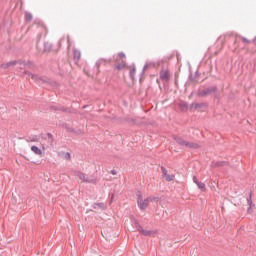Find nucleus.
<instances>
[{
	"label": "nucleus",
	"mask_w": 256,
	"mask_h": 256,
	"mask_svg": "<svg viewBox=\"0 0 256 256\" xmlns=\"http://www.w3.org/2000/svg\"><path fill=\"white\" fill-rule=\"evenodd\" d=\"M151 201H159V198H157L155 196H150V197L146 198L145 200H143V196L141 194H138L137 203H138L139 209H141L142 211H145V209H147V207L149 206V203H151Z\"/></svg>",
	"instance_id": "nucleus-1"
},
{
	"label": "nucleus",
	"mask_w": 256,
	"mask_h": 256,
	"mask_svg": "<svg viewBox=\"0 0 256 256\" xmlns=\"http://www.w3.org/2000/svg\"><path fill=\"white\" fill-rule=\"evenodd\" d=\"M175 141L176 143H178V145H181L182 147H189L190 149H199V144L194 142H187L183 140V138L181 137H176Z\"/></svg>",
	"instance_id": "nucleus-2"
},
{
	"label": "nucleus",
	"mask_w": 256,
	"mask_h": 256,
	"mask_svg": "<svg viewBox=\"0 0 256 256\" xmlns=\"http://www.w3.org/2000/svg\"><path fill=\"white\" fill-rule=\"evenodd\" d=\"M76 176L79 177V179L81 181H83V183H95V179L89 178L87 177V175H85V173L83 172H75Z\"/></svg>",
	"instance_id": "nucleus-3"
},
{
	"label": "nucleus",
	"mask_w": 256,
	"mask_h": 256,
	"mask_svg": "<svg viewBox=\"0 0 256 256\" xmlns=\"http://www.w3.org/2000/svg\"><path fill=\"white\" fill-rule=\"evenodd\" d=\"M161 171H162V177H164L166 181H173L175 179V175L168 174L167 169L165 167L162 166Z\"/></svg>",
	"instance_id": "nucleus-4"
},
{
	"label": "nucleus",
	"mask_w": 256,
	"mask_h": 256,
	"mask_svg": "<svg viewBox=\"0 0 256 256\" xmlns=\"http://www.w3.org/2000/svg\"><path fill=\"white\" fill-rule=\"evenodd\" d=\"M171 77L169 70H162L160 72V79L161 81H169V78Z\"/></svg>",
	"instance_id": "nucleus-5"
},
{
	"label": "nucleus",
	"mask_w": 256,
	"mask_h": 256,
	"mask_svg": "<svg viewBox=\"0 0 256 256\" xmlns=\"http://www.w3.org/2000/svg\"><path fill=\"white\" fill-rule=\"evenodd\" d=\"M213 91H216V88H207L199 92L200 97H207V95H211Z\"/></svg>",
	"instance_id": "nucleus-6"
},
{
	"label": "nucleus",
	"mask_w": 256,
	"mask_h": 256,
	"mask_svg": "<svg viewBox=\"0 0 256 256\" xmlns=\"http://www.w3.org/2000/svg\"><path fill=\"white\" fill-rule=\"evenodd\" d=\"M135 223H136V229L137 231H139V233H142V235H145V236L151 235V232L148 230H143V227H141L139 223H137V221H135Z\"/></svg>",
	"instance_id": "nucleus-7"
},
{
	"label": "nucleus",
	"mask_w": 256,
	"mask_h": 256,
	"mask_svg": "<svg viewBox=\"0 0 256 256\" xmlns=\"http://www.w3.org/2000/svg\"><path fill=\"white\" fill-rule=\"evenodd\" d=\"M192 108L193 109H200V110L207 109V104H205V103H193Z\"/></svg>",
	"instance_id": "nucleus-8"
},
{
	"label": "nucleus",
	"mask_w": 256,
	"mask_h": 256,
	"mask_svg": "<svg viewBox=\"0 0 256 256\" xmlns=\"http://www.w3.org/2000/svg\"><path fill=\"white\" fill-rule=\"evenodd\" d=\"M73 57H74V61H79V59H81V51L74 49Z\"/></svg>",
	"instance_id": "nucleus-9"
},
{
	"label": "nucleus",
	"mask_w": 256,
	"mask_h": 256,
	"mask_svg": "<svg viewBox=\"0 0 256 256\" xmlns=\"http://www.w3.org/2000/svg\"><path fill=\"white\" fill-rule=\"evenodd\" d=\"M107 63H111V59H103L101 58L100 60H98V62L96 63L97 67H99L100 65H107Z\"/></svg>",
	"instance_id": "nucleus-10"
},
{
	"label": "nucleus",
	"mask_w": 256,
	"mask_h": 256,
	"mask_svg": "<svg viewBox=\"0 0 256 256\" xmlns=\"http://www.w3.org/2000/svg\"><path fill=\"white\" fill-rule=\"evenodd\" d=\"M31 151L34 152L35 155H43V151L37 146H31Z\"/></svg>",
	"instance_id": "nucleus-11"
},
{
	"label": "nucleus",
	"mask_w": 256,
	"mask_h": 256,
	"mask_svg": "<svg viewBox=\"0 0 256 256\" xmlns=\"http://www.w3.org/2000/svg\"><path fill=\"white\" fill-rule=\"evenodd\" d=\"M247 203L249 205L248 213H251V209H253V207H255V205L253 204V200L251 198V193H250L249 198L247 199Z\"/></svg>",
	"instance_id": "nucleus-12"
},
{
	"label": "nucleus",
	"mask_w": 256,
	"mask_h": 256,
	"mask_svg": "<svg viewBox=\"0 0 256 256\" xmlns=\"http://www.w3.org/2000/svg\"><path fill=\"white\" fill-rule=\"evenodd\" d=\"M196 185H197L198 189H200V191H202L203 193H205L207 191V187L205 186V183L199 182Z\"/></svg>",
	"instance_id": "nucleus-13"
},
{
	"label": "nucleus",
	"mask_w": 256,
	"mask_h": 256,
	"mask_svg": "<svg viewBox=\"0 0 256 256\" xmlns=\"http://www.w3.org/2000/svg\"><path fill=\"white\" fill-rule=\"evenodd\" d=\"M29 77H31V79H33V81H36V83H40L41 78L35 74H28Z\"/></svg>",
	"instance_id": "nucleus-14"
},
{
	"label": "nucleus",
	"mask_w": 256,
	"mask_h": 256,
	"mask_svg": "<svg viewBox=\"0 0 256 256\" xmlns=\"http://www.w3.org/2000/svg\"><path fill=\"white\" fill-rule=\"evenodd\" d=\"M25 21H33V14L26 12L25 13Z\"/></svg>",
	"instance_id": "nucleus-15"
},
{
	"label": "nucleus",
	"mask_w": 256,
	"mask_h": 256,
	"mask_svg": "<svg viewBox=\"0 0 256 256\" xmlns=\"http://www.w3.org/2000/svg\"><path fill=\"white\" fill-rule=\"evenodd\" d=\"M125 62H122L118 65L115 66V69H117L118 71H121V69H125Z\"/></svg>",
	"instance_id": "nucleus-16"
},
{
	"label": "nucleus",
	"mask_w": 256,
	"mask_h": 256,
	"mask_svg": "<svg viewBox=\"0 0 256 256\" xmlns=\"http://www.w3.org/2000/svg\"><path fill=\"white\" fill-rule=\"evenodd\" d=\"M16 64H17L16 61H11V62H8L7 64L2 65V67H4V69H5V67H11V66L16 65Z\"/></svg>",
	"instance_id": "nucleus-17"
},
{
	"label": "nucleus",
	"mask_w": 256,
	"mask_h": 256,
	"mask_svg": "<svg viewBox=\"0 0 256 256\" xmlns=\"http://www.w3.org/2000/svg\"><path fill=\"white\" fill-rule=\"evenodd\" d=\"M135 71H136L135 68H132V69L130 70V77H131L132 79H134V77H135Z\"/></svg>",
	"instance_id": "nucleus-18"
},
{
	"label": "nucleus",
	"mask_w": 256,
	"mask_h": 256,
	"mask_svg": "<svg viewBox=\"0 0 256 256\" xmlns=\"http://www.w3.org/2000/svg\"><path fill=\"white\" fill-rule=\"evenodd\" d=\"M64 159H66V160L71 159V154H70L69 152H66V153L64 154Z\"/></svg>",
	"instance_id": "nucleus-19"
},
{
	"label": "nucleus",
	"mask_w": 256,
	"mask_h": 256,
	"mask_svg": "<svg viewBox=\"0 0 256 256\" xmlns=\"http://www.w3.org/2000/svg\"><path fill=\"white\" fill-rule=\"evenodd\" d=\"M180 107H181V109H187V103L181 102Z\"/></svg>",
	"instance_id": "nucleus-20"
},
{
	"label": "nucleus",
	"mask_w": 256,
	"mask_h": 256,
	"mask_svg": "<svg viewBox=\"0 0 256 256\" xmlns=\"http://www.w3.org/2000/svg\"><path fill=\"white\" fill-rule=\"evenodd\" d=\"M193 183H195V185H197L199 183V180L197 179L196 176H193Z\"/></svg>",
	"instance_id": "nucleus-21"
},
{
	"label": "nucleus",
	"mask_w": 256,
	"mask_h": 256,
	"mask_svg": "<svg viewBox=\"0 0 256 256\" xmlns=\"http://www.w3.org/2000/svg\"><path fill=\"white\" fill-rule=\"evenodd\" d=\"M243 43H250V41L247 38H242Z\"/></svg>",
	"instance_id": "nucleus-22"
},
{
	"label": "nucleus",
	"mask_w": 256,
	"mask_h": 256,
	"mask_svg": "<svg viewBox=\"0 0 256 256\" xmlns=\"http://www.w3.org/2000/svg\"><path fill=\"white\" fill-rule=\"evenodd\" d=\"M118 57H125V53L120 52V53L118 54Z\"/></svg>",
	"instance_id": "nucleus-23"
},
{
	"label": "nucleus",
	"mask_w": 256,
	"mask_h": 256,
	"mask_svg": "<svg viewBox=\"0 0 256 256\" xmlns=\"http://www.w3.org/2000/svg\"><path fill=\"white\" fill-rule=\"evenodd\" d=\"M217 165H225V162H218Z\"/></svg>",
	"instance_id": "nucleus-24"
},
{
	"label": "nucleus",
	"mask_w": 256,
	"mask_h": 256,
	"mask_svg": "<svg viewBox=\"0 0 256 256\" xmlns=\"http://www.w3.org/2000/svg\"><path fill=\"white\" fill-rule=\"evenodd\" d=\"M66 39H67V41H68V44H69V45H71V44H70L69 36H67V38H66Z\"/></svg>",
	"instance_id": "nucleus-25"
},
{
	"label": "nucleus",
	"mask_w": 256,
	"mask_h": 256,
	"mask_svg": "<svg viewBox=\"0 0 256 256\" xmlns=\"http://www.w3.org/2000/svg\"><path fill=\"white\" fill-rule=\"evenodd\" d=\"M63 41H65V38H62L61 40H60V45H61V43H63Z\"/></svg>",
	"instance_id": "nucleus-26"
},
{
	"label": "nucleus",
	"mask_w": 256,
	"mask_h": 256,
	"mask_svg": "<svg viewBox=\"0 0 256 256\" xmlns=\"http://www.w3.org/2000/svg\"><path fill=\"white\" fill-rule=\"evenodd\" d=\"M112 175H117V172H115V170H112Z\"/></svg>",
	"instance_id": "nucleus-27"
},
{
	"label": "nucleus",
	"mask_w": 256,
	"mask_h": 256,
	"mask_svg": "<svg viewBox=\"0 0 256 256\" xmlns=\"http://www.w3.org/2000/svg\"><path fill=\"white\" fill-rule=\"evenodd\" d=\"M219 54V52H215V55H218Z\"/></svg>",
	"instance_id": "nucleus-28"
},
{
	"label": "nucleus",
	"mask_w": 256,
	"mask_h": 256,
	"mask_svg": "<svg viewBox=\"0 0 256 256\" xmlns=\"http://www.w3.org/2000/svg\"><path fill=\"white\" fill-rule=\"evenodd\" d=\"M98 205V207H101V204H97Z\"/></svg>",
	"instance_id": "nucleus-29"
}]
</instances>
